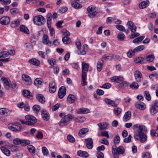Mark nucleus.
I'll return each mask as SVG.
<instances>
[{"mask_svg":"<svg viewBox=\"0 0 158 158\" xmlns=\"http://www.w3.org/2000/svg\"><path fill=\"white\" fill-rule=\"evenodd\" d=\"M8 128L10 130L15 131H19L22 129V127L20 125L15 124H10L8 125Z\"/></svg>","mask_w":158,"mask_h":158,"instance_id":"nucleus-6","label":"nucleus"},{"mask_svg":"<svg viewBox=\"0 0 158 158\" xmlns=\"http://www.w3.org/2000/svg\"><path fill=\"white\" fill-rule=\"evenodd\" d=\"M96 156L98 158H104V155L103 153L99 151H98L97 152Z\"/></svg>","mask_w":158,"mask_h":158,"instance_id":"nucleus-64","label":"nucleus"},{"mask_svg":"<svg viewBox=\"0 0 158 158\" xmlns=\"http://www.w3.org/2000/svg\"><path fill=\"white\" fill-rule=\"evenodd\" d=\"M76 100V97L75 95L72 94L69 95L67 98V101L71 103H74Z\"/></svg>","mask_w":158,"mask_h":158,"instance_id":"nucleus-18","label":"nucleus"},{"mask_svg":"<svg viewBox=\"0 0 158 158\" xmlns=\"http://www.w3.org/2000/svg\"><path fill=\"white\" fill-rule=\"evenodd\" d=\"M10 113L9 110L5 108L0 109V114L2 115L7 114Z\"/></svg>","mask_w":158,"mask_h":158,"instance_id":"nucleus-37","label":"nucleus"},{"mask_svg":"<svg viewBox=\"0 0 158 158\" xmlns=\"http://www.w3.org/2000/svg\"><path fill=\"white\" fill-rule=\"evenodd\" d=\"M110 79L112 82L119 83L121 81H123L124 80V78L122 77L115 76L111 77Z\"/></svg>","mask_w":158,"mask_h":158,"instance_id":"nucleus-14","label":"nucleus"},{"mask_svg":"<svg viewBox=\"0 0 158 158\" xmlns=\"http://www.w3.org/2000/svg\"><path fill=\"white\" fill-rule=\"evenodd\" d=\"M138 128V136H139L140 141L142 142H145L147 139L146 135L143 133L144 131H146L145 127L143 125H141L139 124L134 125L133 126V129L134 130Z\"/></svg>","mask_w":158,"mask_h":158,"instance_id":"nucleus-1","label":"nucleus"},{"mask_svg":"<svg viewBox=\"0 0 158 158\" xmlns=\"http://www.w3.org/2000/svg\"><path fill=\"white\" fill-rule=\"evenodd\" d=\"M129 83L126 81H123L120 83L119 84V86L120 87L122 88H124L128 86Z\"/></svg>","mask_w":158,"mask_h":158,"instance_id":"nucleus-44","label":"nucleus"},{"mask_svg":"<svg viewBox=\"0 0 158 158\" xmlns=\"http://www.w3.org/2000/svg\"><path fill=\"white\" fill-rule=\"evenodd\" d=\"M89 67L88 64L84 62L82 63V74L86 75V73L88 71Z\"/></svg>","mask_w":158,"mask_h":158,"instance_id":"nucleus-15","label":"nucleus"},{"mask_svg":"<svg viewBox=\"0 0 158 158\" xmlns=\"http://www.w3.org/2000/svg\"><path fill=\"white\" fill-rule=\"evenodd\" d=\"M23 95L24 97H27L29 98L32 97V96L30 94L29 91L27 90H25L23 91Z\"/></svg>","mask_w":158,"mask_h":158,"instance_id":"nucleus-41","label":"nucleus"},{"mask_svg":"<svg viewBox=\"0 0 158 158\" xmlns=\"http://www.w3.org/2000/svg\"><path fill=\"white\" fill-rule=\"evenodd\" d=\"M89 112V109L85 108H79L77 110V113L80 114H87Z\"/></svg>","mask_w":158,"mask_h":158,"instance_id":"nucleus-19","label":"nucleus"},{"mask_svg":"<svg viewBox=\"0 0 158 158\" xmlns=\"http://www.w3.org/2000/svg\"><path fill=\"white\" fill-rule=\"evenodd\" d=\"M77 154L79 156L85 158L89 156V154L87 152L81 150L78 151Z\"/></svg>","mask_w":158,"mask_h":158,"instance_id":"nucleus-25","label":"nucleus"},{"mask_svg":"<svg viewBox=\"0 0 158 158\" xmlns=\"http://www.w3.org/2000/svg\"><path fill=\"white\" fill-rule=\"evenodd\" d=\"M144 48V47L143 45H140L136 47L134 49L133 51H135V52H137L143 50Z\"/></svg>","mask_w":158,"mask_h":158,"instance_id":"nucleus-43","label":"nucleus"},{"mask_svg":"<svg viewBox=\"0 0 158 158\" xmlns=\"http://www.w3.org/2000/svg\"><path fill=\"white\" fill-rule=\"evenodd\" d=\"M151 113L154 115L158 111V100L153 101L152 105V107L150 109Z\"/></svg>","mask_w":158,"mask_h":158,"instance_id":"nucleus-5","label":"nucleus"},{"mask_svg":"<svg viewBox=\"0 0 158 158\" xmlns=\"http://www.w3.org/2000/svg\"><path fill=\"white\" fill-rule=\"evenodd\" d=\"M62 41L64 44H69L71 42V40L69 38L68 36H65L62 39Z\"/></svg>","mask_w":158,"mask_h":158,"instance_id":"nucleus-42","label":"nucleus"},{"mask_svg":"<svg viewBox=\"0 0 158 158\" xmlns=\"http://www.w3.org/2000/svg\"><path fill=\"white\" fill-rule=\"evenodd\" d=\"M131 112L130 111H128L125 113L123 117V119L125 121H127L129 120L131 116Z\"/></svg>","mask_w":158,"mask_h":158,"instance_id":"nucleus-28","label":"nucleus"},{"mask_svg":"<svg viewBox=\"0 0 158 158\" xmlns=\"http://www.w3.org/2000/svg\"><path fill=\"white\" fill-rule=\"evenodd\" d=\"M115 148V151L118 154H123L124 152V149L123 146H119Z\"/></svg>","mask_w":158,"mask_h":158,"instance_id":"nucleus-30","label":"nucleus"},{"mask_svg":"<svg viewBox=\"0 0 158 158\" xmlns=\"http://www.w3.org/2000/svg\"><path fill=\"white\" fill-rule=\"evenodd\" d=\"M32 109L34 112L37 113L39 111L40 109V108L39 105H35L33 106Z\"/></svg>","mask_w":158,"mask_h":158,"instance_id":"nucleus-49","label":"nucleus"},{"mask_svg":"<svg viewBox=\"0 0 158 158\" xmlns=\"http://www.w3.org/2000/svg\"><path fill=\"white\" fill-rule=\"evenodd\" d=\"M36 98L38 101L41 103L43 104L45 102V98L42 94H38L36 95Z\"/></svg>","mask_w":158,"mask_h":158,"instance_id":"nucleus-21","label":"nucleus"},{"mask_svg":"<svg viewBox=\"0 0 158 158\" xmlns=\"http://www.w3.org/2000/svg\"><path fill=\"white\" fill-rule=\"evenodd\" d=\"M76 45L77 48L78 49H80L81 48V41L77 40L76 41Z\"/></svg>","mask_w":158,"mask_h":158,"instance_id":"nucleus-61","label":"nucleus"},{"mask_svg":"<svg viewBox=\"0 0 158 158\" xmlns=\"http://www.w3.org/2000/svg\"><path fill=\"white\" fill-rule=\"evenodd\" d=\"M154 60V56L153 55H149L146 57V60L149 62H152Z\"/></svg>","mask_w":158,"mask_h":158,"instance_id":"nucleus-50","label":"nucleus"},{"mask_svg":"<svg viewBox=\"0 0 158 158\" xmlns=\"http://www.w3.org/2000/svg\"><path fill=\"white\" fill-rule=\"evenodd\" d=\"M22 78L26 82H28V83H31V78L28 75L23 74L22 75Z\"/></svg>","mask_w":158,"mask_h":158,"instance_id":"nucleus-29","label":"nucleus"},{"mask_svg":"<svg viewBox=\"0 0 158 158\" xmlns=\"http://www.w3.org/2000/svg\"><path fill=\"white\" fill-rule=\"evenodd\" d=\"M114 57V55L112 54H105L103 56L102 58L106 60H112Z\"/></svg>","mask_w":158,"mask_h":158,"instance_id":"nucleus-34","label":"nucleus"},{"mask_svg":"<svg viewBox=\"0 0 158 158\" xmlns=\"http://www.w3.org/2000/svg\"><path fill=\"white\" fill-rule=\"evenodd\" d=\"M116 28L118 30L121 31H125V28L124 27L121 25H117L115 26Z\"/></svg>","mask_w":158,"mask_h":158,"instance_id":"nucleus-59","label":"nucleus"},{"mask_svg":"<svg viewBox=\"0 0 158 158\" xmlns=\"http://www.w3.org/2000/svg\"><path fill=\"white\" fill-rule=\"evenodd\" d=\"M86 75L85 74H82V85L83 86H84L87 84V82L86 80Z\"/></svg>","mask_w":158,"mask_h":158,"instance_id":"nucleus-38","label":"nucleus"},{"mask_svg":"<svg viewBox=\"0 0 158 158\" xmlns=\"http://www.w3.org/2000/svg\"><path fill=\"white\" fill-rule=\"evenodd\" d=\"M68 140L70 142L73 143L75 141V139L74 137L71 135H69L67 136Z\"/></svg>","mask_w":158,"mask_h":158,"instance_id":"nucleus-54","label":"nucleus"},{"mask_svg":"<svg viewBox=\"0 0 158 158\" xmlns=\"http://www.w3.org/2000/svg\"><path fill=\"white\" fill-rule=\"evenodd\" d=\"M75 119L77 120V122L78 123H82L85 120L86 118L84 117L78 116L75 118Z\"/></svg>","mask_w":158,"mask_h":158,"instance_id":"nucleus-45","label":"nucleus"},{"mask_svg":"<svg viewBox=\"0 0 158 158\" xmlns=\"http://www.w3.org/2000/svg\"><path fill=\"white\" fill-rule=\"evenodd\" d=\"M10 149L12 151H17L18 150V148L17 146L12 145L10 146Z\"/></svg>","mask_w":158,"mask_h":158,"instance_id":"nucleus-63","label":"nucleus"},{"mask_svg":"<svg viewBox=\"0 0 158 158\" xmlns=\"http://www.w3.org/2000/svg\"><path fill=\"white\" fill-rule=\"evenodd\" d=\"M42 116L43 119L48 120L50 118V115L47 111L43 110L42 111Z\"/></svg>","mask_w":158,"mask_h":158,"instance_id":"nucleus-20","label":"nucleus"},{"mask_svg":"<svg viewBox=\"0 0 158 158\" xmlns=\"http://www.w3.org/2000/svg\"><path fill=\"white\" fill-rule=\"evenodd\" d=\"M135 106L136 108L141 110H143L145 109L146 107L145 104L140 102H138L135 104Z\"/></svg>","mask_w":158,"mask_h":158,"instance_id":"nucleus-11","label":"nucleus"},{"mask_svg":"<svg viewBox=\"0 0 158 158\" xmlns=\"http://www.w3.org/2000/svg\"><path fill=\"white\" fill-rule=\"evenodd\" d=\"M28 62L31 64L36 66H39L40 64V61L35 58H32L29 60Z\"/></svg>","mask_w":158,"mask_h":158,"instance_id":"nucleus-17","label":"nucleus"},{"mask_svg":"<svg viewBox=\"0 0 158 158\" xmlns=\"http://www.w3.org/2000/svg\"><path fill=\"white\" fill-rule=\"evenodd\" d=\"M48 61L49 64L52 66H53L56 62V61L54 59H49L48 60Z\"/></svg>","mask_w":158,"mask_h":158,"instance_id":"nucleus-57","label":"nucleus"},{"mask_svg":"<svg viewBox=\"0 0 158 158\" xmlns=\"http://www.w3.org/2000/svg\"><path fill=\"white\" fill-rule=\"evenodd\" d=\"M19 28L20 31L22 32H23L26 34H29V31L28 29L24 25H21Z\"/></svg>","mask_w":158,"mask_h":158,"instance_id":"nucleus-32","label":"nucleus"},{"mask_svg":"<svg viewBox=\"0 0 158 158\" xmlns=\"http://www.w3.org/2000/svg\"><path fill=\"white\" fill-rule=\"evenodd\" d=\"M27 148L30 153L32 154H34L35 152V148L34 146L31 145H29L27 146Z\"/></svg>","mask_w":158,"mask_h":158,"instance_id":"nucleus-40","label":"nucleus"},{"mask_svg":"<svg viewBox=\"0 0 158 158\" xmlns=\"http://www.w3.org/2000/svg\"><path fill=\"white\" fill-rule=\"evenodd\" d=\"M139 87V85L137 83L134 82L130 85V87L133 89H137Z\"/></svg>","mask_w":158,"mask_h":158,"instance_id":"nucleus-39","label":"nucleus"},{"mask_svg":"<svg viewBox=\"0 0 158 158\" xmlns=\"http://www.w3.org/2000/svg\"><path fill=\"white\" fill-rule=\"evenodd\" d=\"M42 150L44 155H47L48 154V151L46 147H43L42 148Z\"/></svg>","mask_w":158,"mask_h":158,"instance_id":"nucleus-56","label":"nucleus"},{"mask_svg":"<svg viewBox=\"0 0 158 158\" xmlns=\"http://www.w3.org/2000/svg\"><path fill=\"white\" fill-rule=\"evenodd\" d=\"M114 113L117 115L118 116L120 114L122 111V109L119 108H115L114 109Z\"/></svg>","mask_w":158,"mask_h":158,"instance_id":"nucleus-47","label":"nucleus"},{"mask_svg":"<svg viewBox=\"0 0 158 158\" xmlns=\"http://www.w3.org/2000/svg\"><path fill=\"white\" fill-rule=\"evenodd\" d=\"M149 77L152 79H156L158 78V75L157 73L154 72L149 75Z\"/></svg>","mask_w":158,"mask_h":158,"instance_id":"nucleus-53","label":"nucleus"},{"mask_svg":"<svg viewBox=\"0 0 158 158\" xmlns=\"http://www.w3.org/2000/svg\"><path fill=\"white\" fill-rule=\"evenodd\" d=\"M43 43L45 44H48L51 46L52 44V42L49 41L48 36L46 34H44L43 37L42 39Z\"/></svg>","mask_w":158,"mask_h":158,"instance_id":"nucleus-12","label":"nucleus"},{"mask_svg":"<svg viewBox=\"0 0 158 158\" xmlns=\"http://www.w3.org/2000/svg\"><path fill=\"white\" fill-rule=\"evenodd\" d=\"M49 91L52 93L55 92L56 89V85L55 82L53 81H51L49 84Z\"/></svg>","mask_w":158,"mask_h":158,"instance_id":"nucleus-7","label":"nucleus"},{"mask_svg":"<svg viewBox=\"0 0 158 158\" xmlns=\"http://www.w3.org/2000/svg\"><path fill=\"white\" fill-rule=\"evenodd\" d=\"M47 20L48 27L50 28L51 27L52 20V14L51 13H49L47 14Z\"/></svg>","mask_w":158,"mask_h":158,"instance_id":"nucleus-26","label":"nucleus"},{"mask_svg":"<svg viewBox=\"0 0 158 158\" xmlns=\"http://www.w3.org/2000/svg\"><path fill=\"white\" fill-rule=\"evenodd\" d=\"M88 131L87 128H84L81 129L79 132V135L80 136L82 137Z\"/></svg>","mask_w":158,"mask_h":158,"instance_id":"nucleus-36","label":"nucleus"},{"mask_svg":"<svg viewBox=\"0 0 158 158\" xmlns=\"http://www.w3.org/2000/svg\"><path fill=\"white\" fill-rule=\"evenodd\" d=\"M26 121L23 120L21 121V123L23 124H25L29 125H33L36 122L37 119L35 117L31 115H27L25 116Z\"/></svg>","mask_w":158,"mask_h":158,"instance_id":"nucleus-3","label":"nucleus"},{"mask_svg":"<svg viewBox=\"0 0 158 158\" xmlns=\"http://www.w3.org/2000/svg\"><path fill=\"white\" fill-rule=\"evenodd\" d=\"M143 94L144 97H145L146 100L148 101H150L151 100V96L148 91H145L144 92Z\"/></svg>","mask_w":158,"mask_h":158,"instance_id":"nucleus-33","label":"nucleus"},{"mask_svg":"<svg viewBox=\"0 0 158 158\" xmlns=\"http://www.w3.org/2000/svg\"><path fill=\"white\" fill-rule=\"evenodd\" d=\"M133 51L134 50H131L127 52V55L129 57L131 58L133 56L135 55V51Z\"/></svg>","mask_w":158,"mask_h":158,"instance_id":"nucleus-55","label":"nucleus"},{"mask_svg":"<svg viewBox=\"0 0 158 158\" xmlns=\"http://www.w3.org/2000/svg\"><path fill=\"white\" fill-rule=\"evenodd\" d=\"M1 80L2 81L5 86L7 88H10V81L9 79L5 77H2Z\"/></svg>","mask_w":158,"mask_h":158,"instance_id":"nucleus-16","label":"nucleus"},{"mask_svg":"<svg viewBox=\"0 0 158 158\" xmlns=\"http://www.w3.org/2000/svg\"><path fill=\"white\" fill-rule=\"evenodd\" d=\"M1 149L2 152L6 156H9L10 155V152L7 148L4 146H1Z\"/></svg>","mask_w":158,"mask_h":158,"instance_id":"nucleus-23","label":"nucleus"},{"mask_svg":"<svg viewBox=\"0 0 158 158\" xmlns=\"http://www.w3.org/2000/svg\"><path fill=\"white\" fill-rule=\"evenodd\" d=\"M144 60L143 57H138L134 58V60L136 63H141Z\"/></svg>","mask_w":158,"mask_h":158,"instance_id":"nucleus-48","label":"nucleus"},{"mask_svg":"<svg viewBox=\"0 0 158 158\" xmlns=\"http://www.w3.org/2000/svg\"><path fill=\"white\" fill-rule=\"evenodd\" d=\"M10 22V19L8 16H3L0 19V23L2 25H6Z\"/></svg>","mask_w":158,"mask_h":158,"instance_id":"nucleus-8","label":"nucleus"},{"mask_svg":"<svg viewBox=\"0 0 158 158\" xmlns=\"http://www.w3.org/2000/svg\"><path fill=\"white\" fill-rule=\"evenodd\" d=\"M134 76L135 79L137 82H141L142 81V74L138 70L134 72Z\"/></svg>","mask_w":158,"mask_h":158,"instance_id":"nucleus-10","label":"nucleus"},{"mask_svg":"<svg viewBox=\"0 0 158 158\" xmlns=\"http://www.w3.org/2000/svg\"><path fill=\"white\" fill-rule=\"evenodd\" d=\"M97 12L93 11L89 13L88 15V16L90 18H93L95 16L97 15Z\"/></svg>","mask_w":158,"mask_h":158,"instance_id":"nucleus-60","label":"nucleus"},{"mask_svg":"<svg viewBox=\"0 0 158 158\" xmlns=\"http://www.w3.org/2000/svg\"><path fill=\"white\" fill-rule=\"evenodd\" d=\"M66 94V88L64 86H61L59 89L58 93V96L59 98H62Z\"/></svg>","mask_w":158,"mask_h":158,"instance_id":"nucleus-9","label":"nucleus"},{"mask_svg":"<svg viewBox=\"0 0 158 158\" xmlns=\"http://www.w3.org/2000/svg\"><path fill=\"white\" fill-rule=\"evenodd\" d=\"M74 118V115L73 114H68L65 115L61 119L59 123V125L61 127L67 125Z\"/></svg>","mask_w":158,"mask_h":158,"instance_id":"nucleus-2","label":"nucleus"},{"mask_svg":"<svg viewBox=\"0 0 158 158\" xmlns=\"http://www.w3.org/2000/svg\"><path fill=\"white\" fill-rule=\"evenodd\" d=\"M21 139L19 138H15L13 140V143L15 145L21 144Z\"/></svg>","mask_w":158,"mask_h":158,"instance_id":"nucleus-52","label":"nucleus"},{"mask_svg":"<svg viewBox=\"0 0 158 158\" xmlns=\"http://www.w3.org/2000/svg\"><path fill=\"white\" fill-rule=\"evenodd\" d=\"M112 153L114 158H118V154L115 151V148H114L113 147H112Z\"/></svg>","mask_w":158,"mask_h":158,"instance_id":"nucleus-62","label":"nucleus"},{"mask_svg":"<svg viewBox=\"0 0 158 158\" xmlns=\"http://www.w3.org/2000/svg\"><path fill=\"white\" fill-rule=\"evenodd\" d=\"M103 62L102 60H99L98 61L97 64V69L98 71L100 72L102 69L103 65Z\"/></svg>","mask_w":158,"mask_h":158,"instance_id":"nucleus-24","label":"nucleus"},{"mask_svg":"<svg viewBox=\"0 0 158 158\" xmlns=\"http://www.w3.org/2000/svg\"><path fill=\"white\" fill-rule=\"evenodd\" d=\"M149 2L148 1H144L140 3L139 6L140 8L143 9L146 8L149 4Z\"/></svg>","mask_w":158,"mask_h":158,"instance_id":"nucleus-31","label":"nucleus"},{"mask_svg":"<svg viewBox=\"0 0 158 158\" xmlns=\"http://www.w3.org/2000/svg\"><path fill=\"white\" fill-rule=\"evenodd\" d=\"M72 6L76 9L82 7V6L76 2H72L71 3Z\"/></svg>","mask_w":158,"mask_h":158,"instance_id":"nucleus-46","label":"nucleus"},{"mask_svg":"<svg viewBox=\"0 0 158 158\" xmlns=\"http://www.w3.org/2000/svg\"><path fill=\"white\" fill-rule=\"evenodd\" d=\"M20 24V20L19 19H16L11 22L10 26L12 28H15L19 25Z\"/></svg>","mask_w":158,"mask_h":158,"instance_id":"nucleus-27","label":"nucleus"},{"mask_svg":"<svg viewBox=\"0 0 158 158\" xmlns=\"http://www.w3.org/2000/svg\"><path fill=\"white\" fill-rule=\"evenodd\" d=\"M99 127V130H102L107 128L108 124L106 123H100L97 124Z\"/></svg>","mask_w":158,"mask_h":158,"instance_id":"nucleus-22","label":"nucleus"},{"mask_svg":"<svg viewBox=\"0 0 158 158\" xmlns=\"http://www.w3.org/2000/svg\"><path fill=\"white\" fill-rule=\"evenodd\" d=\"M144 36H142L139 37L134 39L133 42L134 43L139 44V43L144 38Z\"/></svg>","mask_w":158,"mask_h":158,"instance_id":"nucleus-35","label":"nucleus"},{"mask_svg":"<svg viewBox=\"0 0 158 158\" xmlns=\"http://www.w3.org/2000/svg\"><path fill=\"white\" fill-rule=\"evenodd\" d=\"M45 19L41 15H38L34 17L33 21L35 24L38 26H42L45 22Z\"/></svg>","mask_w":158,"mask_h":158,"instance_id":"nucleus-4","label":"nucleus"},{"mask_svg":"<svg viewBox=\"0 0 158 158\" xmlns=\"http://www.w3.org/2000/svg\"><path fill=\"white\" fill-rule=\"evenodd\" d=\"M21 144L23 146L28 145L30 143V142L29 140L25 139L21 140Z\"/></svg>","mask_w":158,"mask_h":158,"instance_id":"nucleus-58","label":"nucleus"},{"mask_svg":"<svg viewBox=\"0 0 158 158\" xmlns=\"http://www.w3.org/2000/svg\"><path fill=\"white\" fill-rule=\"evenodd\" d=\"M86 143V146L89 149H91L93 146V143L92 139L91 138H88L85 139Z\"/></svg>","mask_w":158,"mask_h":158,"instance_id":"nucleus-13","label":"nucleus"},{"mask_svg":"<svg viewBox=\"0 0 158 158\" xmlns=\"http://www.w3.org/2000/svg\"><path fill=\"white\" fill-rule=\"evenodd\" d=\"M118 39L120 40H123L125 38L124 34L123 33H120L118 34Z\"/></svg>","mask_w":158,"mask_h":158,"instance_id":"nucleus-51","label":"nucleus"}]
</instances>
